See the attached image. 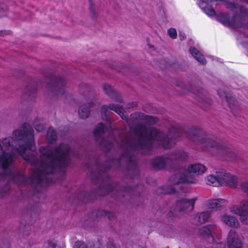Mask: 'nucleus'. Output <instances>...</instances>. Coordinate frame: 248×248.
Wrapping results in <instances>:
<instances>
[{
    "instance_id": "f257e3e1",
    "label": "nucleus",
    "mask_w": 248,
    "mask_h": 248,
    "mask_svg": "<svg viewBox=\"0 0 248 248\" xmlns=\"http://www.w3.org/2000/svg\"><path fill=\"white\" fill-rule=\"evenodd\" d=\"M32 127L24 124L0 144V180L7 178L18 185L35 189L45 187L53 180L51 174L64 172L68 166V145L40 148L36 156Z\"/></svg>"
},
{
    "instance_id": "f03ea898",
    "label": "nucleus",
    "mask_w": 248,
    "mask_h": 248,
    "mask_svg": "<svg viewBox=\"0 0 248 248\" xmlns=\"http://www.w3.org/2000/svg\"><path fill=\"white\" fill-rule=\"evenodd\" d=\"M180 134L177 127L174 126H172L169 129L168 135H165L154 128H147L139 124L134 128H131V133L129 135L120 137L118 140L114 137L110 129L103 123H99L96 126L93 133L96 142L107 153L115 151L117 147V152L121 155L118 159L108 160L110 164L107 163L102 170L101 167L98 168V175L95 182L98 183L102 180L101 171L104 173L108 169L120 166L124 164V162L129 172L138 175L139 170L134 155L135 152L148 154L156 144L164 148H170Z\"/></svg>"
},
{
    "instance_id": "7ed1b4c3",
    "label": "nucleus",
    "mask_w": 248,
    "mask_h": 248,
    "mask_svg": "<svg viewBox=\"0 0 248 248\" xmlns=\"http://www.w3.org/2000/svg\"><path fill=\"white\" fill-rule=\"evenodd\" d=\"M186 156V154L181 151L166 155L164 157H157L153 160L152 165L155 169L160 170L166 168L174 171V174L169 178L170 185L159 188V192L163 194L177 193L179 195L181 192L176 191V187L181 183H195L196 180L193 174L200 175L205 172V167L201 164H191L187 169L179 166L178 162L183 161Z\"/></svg>"
},
{
    "instance_id": "20e7f679",
    "label": "nucleus",
    "mask_w": 248,
    "mask_h": 248,
    "mask_svg": "<svg viewBox=\"0 0 248 248\" xmlns=\"http://www.w3.org/2000/svg\"><path fill=\"white\" fill-rule=\"evenodd\" d=\"M187 137L196 144H199L203 151L210 152L214 155H219L227 161H238L239 157L231 149L222 146L198 128H193L187 134Z\"/></svg>"
},
{
    "instance_id": "39448f33",
    "label": "nucleus",
    "mask_w": 248,
    "mask_h": 248,
    "mask_svg": "<svg viewBox=\"0 0 248 248\" xmlns=\"http://www.w3.org/2000/svg\"><path fill=\"white\" fill-rule=\"evenodd\" d=\"M65 80L61 76L52 77L48 83L46 88L50 90L58 98H66L67 93L65 92Z\"/></svg>"
},
{
    "instance_id": "423d86ee",
    "label": "nucleus",
    "mask_w": 248,
    "mask_h": 248,
    "mask_svg": "<svg viewBox=\"0 0 248 248\" xmlns=\"http://www.w3.org/2000/svg\"><path fill=\"white\" fill-rule=\"evenodd\" d=\"M215 225L204 226L199 230V233L209 244H211L208 248H225V245L221 242L216 243L213 236V233L217 230Z\"/></svg>"
},
{
    "instance_id": "0eeeda50",
    "label": "nucleus",
    "mask_w": 248,
    "mask_h": 248,
    "mask_svg": "<svg viewBox=\"0 0 248 248\" xmlns=\"http://www.w3.org/2000/svg\"><path fill=\"white\" fill-rule=\"evenodd\" d=\"M196 200V198L189 200L185 198L178 199L175 206L171 209L170 212L172 214L173 212L175 213L176 212H190L193 210L194 203Z\"/></svg>"
},
{
    "instance_id": "6e6552de",
    "label": "nucleus",
    "mask_w": 248,
    "mask_h": 248,
    "mask_svg": "<svg viewBox=\"0 0 248 248\" xmlns=\"http://www.w3.org/2000/svg\"><path fill=\"white\" fill-rule=\"evenodd\" d=\"M217 19L225 26L233 28L243 26L242 19L238 16H234L231 19L228 14L221 13L217 16Z\"/></svg>"
},
{
    "instance_id": "1a4fd4ad",
    "label": "nucleus",
    "mask_w": 248,
    "mask_h": 248,
    "mask_svg": "<svg viewBox=\"0 0 248 248\" xmlns=\"http://www.w3.org/2000/svg\"><path fill=\"white\" fill-rule=\"evenodd\" d=\"M217 174L221 180V185H227L232 187H237L238 178L235 176L222 170L217 171Z\"/></svg>"
},
{
    "instance_id": "9d476101",
    "label": "nucleus",
    "mask_w": 248,
    "mask_h": 248,
    "mask_svg": "<svg viewBox=\"0 0 248 248\" xmlns=\"http://www.w3.org/2000/svg\"><path fill=\"white\" fill-rule=\"evenodd\" d=\"M109 109L116 112L123 119H126V116L124 113V109L122 107L114 104H109V106L103 105L101 107V115L103 120H107L108 119Z\"/></svg>"
},
{
    "instance_id": "9b49d317",
    "label": "nucleus",
    "mask_w": 248,
    "mask_h": 248,
    "mask_svg": "<svg viewBox=\"0 0 248 248\" xmlns=\"http://www.w3.org/2000/svg\"><path fill=\"white\" fill-rule=\"evenodd\" d=\"M191 91L195 94V99L199 102L200 106L205 109L207 105L210 104V100L207 95V93L203 89H197L196 90L192 88Z\"/></svg>"
},
{
    "instance_id": "f8f14e48",
    "label": "nucleus",
    "mask_w": 248,
    "mask_h": 248,
    "mask_svg": "<svg viewBox=\"0 0 248 248\" xmlns=\"http://www.w3.org/2000/svg\"><path fill=\"white\" fill-rule=\"evenodd\" d=\"M228 248H241L242 244L238 234L235 231L231 230L228 235Z\"/></svg>"
},
{
    "instance_id": "ddd939ff",
    "label": "nucleus",
    "mask_w": 248,
    "mask_h": 248,
    "mask_svg": "<svg viewBox=\"0 0 248 248\" xmlns=\"http://www.w3.org/2000/svg\"><path fill=\"white\" fill-rule=\"evenodd\" d=\"M212 214L211 210H208L198 213L191 218V222L193 224L199 225L204 223L208 220Z\"/></svg>"
},
{
    "instance_id": "4468645a",
    "label": "nucleus",
    "mask_w": 248,
    "mask_h": 248,
    "mask_svg": "<svg viewBox=\"0 0 248 248\" xmlns=\"http://www.w3.org/2000/svg\"><path fill=\"white\" fill-rule=\"evenodd\" d=\"M226 204L224 199H217L208 200L204 202L205 207L209 209H217L223 207Z\"/></svg>"
},
{
    "instance_id": "2eb2a0df",
    "label": "nucleus",
    "mask_w": 248,
    "mask_h": 248,
    "mask_svg": "<svg viewBox=\"0 0 248 248\" xmlns=\"http://www.w3.org/2000/svg\"><path fill=\"white\" fill-rule=\"evenodd\" d=\"M240 3H246L248 4V0H236L235 1L231 3L230 6L228 7L230 8L232 11L238 10L241 14L246 16L248 14L247 10L245 7L241 6Z\"/></svg>"
},
{
    "instance_id": "dca6fc26",
    "label": "nucleus",
    "mask_w": 248,
    "mask_h": 248,
    "mask_svg": "<svg viewBox=\"0 0 248 248\" xmlns=\"http://www.w3.org/2000/svg\"><path fill=\"white\" fill-rule=\"evenodd\" d=\"M103 89L106 93L112 99L117 102H121L122 99L120 95L114 91L111 86L108 84H105L103 86Z\"/></svg>"
},
{
    "instance_id": "f3484780",
    "label": "nucleus",
    "mask_w": 248,
    "mask_h": 248,
    "mask_svg": "<svg viewBox=\"0 0 248 248\" xmlns=\"http://www.w3.org/2000/svg\"><path fill=\"white\" fill-rule=\"evenodd\" d=\"M225 97L232 113L234 116H236L239 111L237 101L233 97L229 96L228 94H225Z\"/></svg>"
},
{
    "instance_id": "a211bd4d",
    "label": "nucleus",
    "mask_w": 248,
    "mask_h": 248,
    "mask_svg": "<svg viewBox=\"0 0 248 248\" xmlns=\"http://www.w3.org/2000/svg\"><path fill=\"white\" fill-rule=\"evenodd\" d=\"M221 221L227 226L237 228L239 226V222L237 219L232 216L224 215L221 217Z\"/></svg>"
},
{
    "instance_id": "6ab92c4d",
    "label": "nucleus",
    "mask_w": 248,
    "mask_h": 248,
    "mask_svg": "<svg viewBox=\"0 0 248 248\" xmlns=\"http://www.w3.org/2000/svg\"><path fill=\"white\" fill-rule=\"evenodd\" d=\"M94 103L92 101L88 103V105H82L78 109V114L79 117L82 119H86L90 114V108L93 105Z\"/></svg>"
},
{
    "instance_id": "aec40b11",
    "label": "nucleus",
    "mask_w": 248,
    "mask_h": 248,
    "mask_svg": "<svg viewBox=\"0 0 248 248\" xmlns=\"http://www.w3.org/2000/svg\"><path fill=\"white\" fill-rule=\"evenodd\" d=\"M189 52L198 62L202 64H205L206 63V61L203 56L198 49L191 47L189 49Z\"/></svg>"
},
{
    "instance_id": "412c9836",
    "label": "nucleus",
    "mask_w": 248,
    "mask_h": 248,
    "mask_svg": "<svg viewBox=\"0 0 248 248\" xmlns=\"http://www.w3.org/2000/svg\"><path fill=\"white\" fill-rule=\"evenodd\" d=\"M221 180L219 178L217 174L216 176L214 175H210L207 176V183L209 185H212L215 186H218L221 185Z\"/></svg>"
},
{
    "instance_id": "4be33fe9",
    "label": "nucleus",
    "mask_w": 248,
    "mask_h": 248,
    "mask_svg": "<svg viewBox=\"0 0 248 248\" xmlns=\"http://www.w3.org/2000/svg\"><path fill=\"white\" fill-rule=\"evenodd\" d=\"M47 140L50 143L56 141L57 140V134L56 131L52 127H49L47 133Z\"/></svg>"
},
{
    "instance_id": "5701e85b",
    "label": "nucleus",
    "mask_w": 248,
    "mask_h": 248,
    "mask_svg": "<svg viewBox=\"0 0 248 248\" xmlns=\"http://www.w3.org/2000/svg\"><path fill=\"white\" fill-rule=\"evenodd\" d=\"M134 189L132 187H125L124 189L123 188H119V190L116 189L114 192L116 193V196H114V198H117V197H119L120 196H122V197H124L125 196L126 194H129L131 191H133Z\"/></svg>"
},
{
    "instance_id": "b1692460",
    "label": "nucleus",
    "mask_w": 248,
    "mask_h": 248,
    "mask_svg": "<svg viewBox=\"0 0 248 248\" xmlns=\"http://www.w3.org/2000/svg\"><path fill=\"white\" fill-rule=\"evenodd\" d=\"M134 189L132 187H125L124 189L123 188H119V190L116 189L114 192L116 193V196H114V198H117V197H119L120 196H122V197H124L125 196L126 194H129L131 191H133Z\"/></svg>"
},
{
    "instance_id": "393cba45",
    "label": "nucleus",
    "mask_w": 248,
    "mask_h": 248,
    "mask_svg": "<svg viewBox=\"0 0 248 248\" xmlns=\"http://www.w3.org/2000/svg\"><path fill=\"white\" fill-rule=\"evenodd\" d=\"M93 215H96L97 217L99 216H105L108 217L109 220H111L114 217L113 213L106 210H98L93 213Z\"/></svg>"
},
{
    "instance_id": "a878e982",
    "label": "nucleus",
    "mask_w": 248,
    "mask_h": 248,
    "mask_svg": "<svg viewBox=\"0 0 248 248\" xmlns=\"http://www.w3.org/2000/svg\"><path fill=\"white\" fill-rule=\"evenodd\" d=\"M101 189L105 190L104 195L108 194L111 192H114V191L117 189V186L114 187V184L112 183L109 182L107 183L105 186L101 187Z\"/></svg>"
},
{
    "instance_id": "bb28decb",
    "label": "nucleus",
    "mask_w": 248,
    "mask_h": 248,
    "mask_svg": "<svg viewBox=\"0 0 248 248\" xmlns=\"http://www.w3.org/2000/svg\"><path fill=\"white\" fill-rule=\"evenodd\" d=\"M142 118H144L145 122L149 124H155L157 123V119L153 117L142 115Z\"/></svg>"
},
{
    "instance_id": "cd10ccee",
    "label": "nucleus",
    "mask_w": 248,
    "mask_h": 248,
    "mask_svg": "<svg viewBox=\"0 0 248 248\" xmlns=\"http://www.w3.org/2000/svg\"><path fill=\"white\" fill-rule=\"evenodd\" d=\"M168 34L172 39H175L177 36L176 31L174 28H170L168 31Z\"/></svg>"
},
{
    "instance_id": "c85d7f7f",
    "label": "nucleus",
    "mask_w": 248,
    "mask_h": 248,
    "mask_svg": "<svg viewBox=\"0 0 248 248\" xmlns=\"http://www.w3.org/2000/svg\"><path fill=\"white\" fill-rule=\"evenodd\" d=\"M28 210V212H30L31 213H32L33 212H34V213H38L39 211L38 204H35V205H32L31 207V209Z\"/></svg>"
},
{
    "instance_id": "c756f323",
    "label": "nucleus",
    "mask_w": 248,
    "mask_h": 248,
    "mask_svg": "<svg viewBox=\"0 0 248 248\" xmlns=\"http://www.w3.org/2000/svg\"><path fill=\"white\" fill-rule=\"evenodd\" d=\"M74 248H87L83 242L79 241L77 242Z\"/></svg>"
},
{
    "instance_id": "7c9ffc66",
    "label": "nucleus",
    "mask_w": 248,
    "mask_h": 248,
    "mask_svg": "<svg viewBox=\"0 0 248 248\" xmlns=\"http://www.w3.org/2000/svg\"><path fill=\"white\" fill-rule=\"evenodd\" d=\"M35 128L37 131L40 132L44 129L45 126L43 124H36Z\"/></svg>"
},
{
    "instance_id": "2f4dec72",
    "label": "nucleus",
    "mask_w": 248,
    "mask_h": 248,
    "mask_svg": "<svg viewBox=\"0 0 248 248\" xmlns=\"http://www.w3.org/2000/svg\"><path fill=\"white\" fill-rule=\"evenodd\" d=\"M4 8L1 5H0V17L4 16Z\"/></svg>"
},
{
    "instance_id": "473e14b6",
    "label": "nucleus",
    "mask_w": 248,
    "mask_h": 248,
    "mask_svg": "<svg viewBox=\"0 0 248 248\" xmlns=\"http://www.w3.org/2000/svg\"><path fill=\"white\" fill-rule=\"evenodd\" d=\"M107 248H116L112 243H109L108 246Z\"/></svg>"
},
{
    "instance_id": "72a5a7b5",
    "label": "nucleus",
    "mask_w": 248,
    "mask_h": 248,
    "mask_svg": "<svg viewBox=\"0 0 248 248\" xmlns=\"http://www.w3.org/2000/svg\"><path fill=\"white\" fill-rule=\"evenodd\" d=\"M35 93V90H33L32 91L31 90V91H29L27 93V94H29V96H31V95H32V96H33V94Z\"/></svg>"
},
{
    "instance_id": "f704fd0d",
    "label": "nucleus",
    "mask_w": 248,
    "mask_h": 248,
    "mask_svg": "<svg viewBox=\"0 0 248 248\" xmlns=\"http://www.w3.org/2000/svg\"><path fill=\"white\" fill-rule=\"evenodd\" d=\"M179 36L180 39L181 40H184L185 37V34L184 33H179Z\"/></svg>"
},
{
    "instance_id": "c9c22d12",
    "label": "nucleus",
    "mask_w": 248,
    "mask_h": 248,
    "mask_svg": "<svg viewBox=\"0 0 248 248\" xmlns=\"http://www.w3.org/2000/svg\"><path fill=\"white\" fill-rule=\"evenodd\" d=\"M82 86H84L85 87V90H86V91L87 92H89L90 91V89H89V87L86 84H82L80 86V87L81 88Z\"/></svg>"
},
{
    "instance_id": "e433bc0d",
    "label": "nucleus",
    "mask_w": 248,
    "mask_h": 248,
    "mask_svg": "<svg viewBox=\"0 0 248 248\" xmlns=\"http://www.w3.org/2000/svg\"><path fill=\"white\" fill-rule=\"evenodd\" d=\"M89 0V1L90 2V4H91V6H90V10H91V12H92V2H91V0Z\"/></svg>"
},
{
    "instance_id": "4c0bfd02",
    "label": "nucleus",
    "mask_w": 248,
    "mask_h": 248,
    "mask_svg": "<svg viewBox=\"0 0 248 248\" xmlns=\"http://www.w3.org/2000/svg\"><path fill=\"white\" fill-rule=\"evenodd\" d=\"M218 95L220 96L221 98H222V97L221 96L219 93H218Z\"/></svg>"
}]
</instances>
